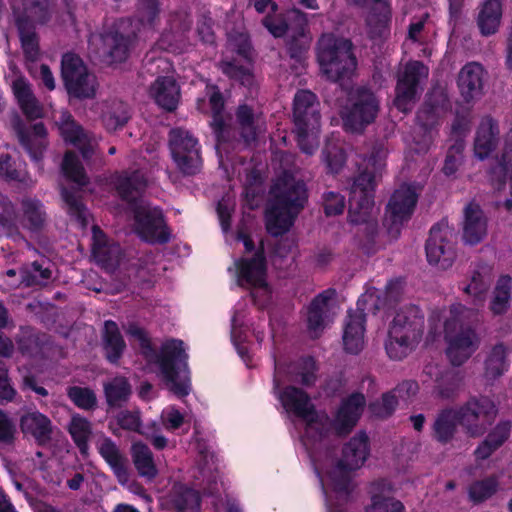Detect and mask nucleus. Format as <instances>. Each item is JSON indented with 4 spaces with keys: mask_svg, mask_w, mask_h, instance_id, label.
<instances>
[{
    "mask_svg": "<svg viewBox=\"0 0 512 512\" xmlns=\"http://www.w3.org/2000/svg\"><path fill=\"white\" fill-rule=\"evenodd\" d=\"M170 149L174 162L186 174L195 173L201 164L197 140L181 128L170 132Z\"/></svg>",
    "mask_w": 512,
    "mask_h": 512,
    "instance_id": "17",
    "label": "nucleus"
},
{
    "mask_svg": "<svg viewBox=\"0 0 512 512\" xmlns=\"http://www.w3.org/2000/svg\"><path fill=\"white\" fill-rule=\"evenodd\" d=\"M103 343L107 359L112 363L117 362L123 353L125 342L115 322H105Z\"/></svg>",
    "mask_w": 512,
    "mask_h": 512,
    "instance_id": "44",
    "label": "nucleus"
},
{
    "mask_svg": "<svg viewBox=\"0 0 512 512\" xmlns=\"http://www.w3.org/2000/svg\"><path fill=\"white\" fill-rule=\"evenodd\" d=\"M62 78L68 93L77 98H91L96 93V78L90 73L82 59L67 53L61 63Z\"/></svg>",
    "mask_w": 512,
    "mask_h": 512,
    "instance_id": "14",
    "label": "nucleus"
},
{
    "mask_svg": "<svg viewBox=\"0 0 512 512\" xmlns=\"http://www.w3.org/2000/svg\"><path fill=\"white\" fill-rule=\"evenodd\" d=\"M99 110L103 125L109 131L123 127L130 118L128 106L118 99L102 102Z\"/></svg>",
    "mask_w": 512,
    "mask_h": 512,
    "instance_id": "37",
    "label": "nucleus"
},
{
    "mask_svg": "<svg viewBox=\"0 0 512 512\" xmlns=\"http://www.w3.org/2000/svg\"><path fill=\"white\" fill-rule=\"evenodd\" d=\"M365 402V397L360 393H353L344 399L336 414V429L340 432L349 431L361 416Z\"/></svg>",
    "mask_w": 512,
    "mask_h": 512,
    "instance_id": "32",
    "label": "nucleus"
},
{
    "mask_svg": "<svg viewBox=\"0 0 512 512\" xmlns=\"http://www.w3.org/2000/svg\"><path fill=\"white\" fill-rule=\"evenodd\" d=\"M229 272L236 283L249 289L251 296L259 306L266 305L272 297V289L267 281V264L262 249L253 255H244L234 262Z\"/></svg>",
    "mask_w": 512,
    "mask_h": 512,
    "instance_id": "7",
    "label": "nucleus"
},
{
    "mask_svg": "<svg viewBox=\"0 0 512 512\" xmlns=\"http://www.w3.org/2000/svg\"><path fill=\"white\" fill-rule=\"evenodd\" d=\"M428 76V68L418 61L408 63L400 75L394 104L402 112L411 110L416 94L417 86L422 79Z\"/></svg>",
    "mask_w": 512,
    "mask_h": 512,
    "instance_id": "19",
    "label": "nucleus"
},
{
    "mask_svg": "<svg viewBox=\"0 0 512 512\" xmlns=\"http://www.w3.org/2000/svg\"><path fill=\"white\" fill-rule=\"evenodd\" d=\"M333 295V292L325 291L315 297L309 306L307 324L314 337L320 334L338 312Z\"/></svg>",
    "mask_w": 512,
    "mask_h": 512,
    "instance_id": "24",
    "label": "nucleus"
},
{
    "mask_svg": "<svg viewBox=\"0 0 512 512\" xmlns=\"http://www.w3.org/2000/svg\"><path fill=\"white\" fill-rule=\"evenodd\" d=\"M511 288V277L504 275L498 279L490 305L491 311L494 314H502L508 309L511 296Z\"/></svg>",
    "mask_w": 512,
    "mask_h": 512,
    "instance_id": "51",
    "label": "nucleus"
},
{
    "mask_svg": "<svg viewBox=\"0 0 512 512\" xmlns=\"http://www.w3.org/2000/svg\"><path fill=\"white\" fill-rule=\"evenodd\" d=\"M96 446L100 455L114 471L119 482L125 484L128 481L126 460L116 444L108 437H101L98 439Z\"/></svg>",
    "mask_w": 512,
    "mask_h": 512,
    "instance_id": "34",
    "label": "nucleus"
},
{
    "mask_svg": "<svg viewBox=\"0 0 512 512\" xmlns=\"http://www.w3.org/2000/svg\"><path fill=\"white\" fill-rule=\"evenodd\" d=\"M294 122L300 149L313 154L319 145L320 115L319 103L312 92L302 90L295 95Z\"/></svg>",
    "mask_w": 512,
    "mask_h": 512,
    "instance_id": "9",
    "label": "nucleus"
},
{
    "mask_svg": "<svg viewBox=\"0 0 512 512\" xmlns=\"http://www.w3.org/2000/svg\"><path fill=\"white\" fill-rule=\"evenodd\" d=\"M64 175L79 186L87 183V177L83 166L73 152H67L62 163Z\"/></svg>",
    "mask_w": 512,
    "mask_h": 512,
    "instance_id": "57",
    "label": "nucleus"
},
{
    "mask_svg": "<svg viewBox=\"0 0 512 512\" xmlns=\"http://www.w3.org/2000/svg\"><path fill=\"white\" fill-rule=\"evenodd\" d=\"M378 112V101L373 93L364 88L351 92L349 103L342 111L344 128L350 132H361L374 121Z\"/></svg>",
    "mask_w": 512,
    "mask_h": 512,
    "instance_id": "13",
    "label": "nucleus"
},
{
    "mask_svg": "<svg viewBox=\"0 0 512 512\" xmlns=\"http://www.w3.org/2000/svg\"><path fill=\"white\" fill-rule=\"evenodd\" d=\"M67 393L71 401L80 409L93 410L97 406L96 394L87 387L73 386Z\"/></svg>",
    "mask_w": 512,
    "mask_h": 512,
    "instance_id": "58",
    "label": "nucleus"
},
{
    "mask_svg": "<svg viewBox=\"0 0 512 512\" xmlns=\"http://www.w3.org/2000/svg\"><path fill=\"white\" fill-rule=\"evenodd\" d=\"M92 253L95 260L108 270H113L119 263L121 249L118 244L109 243L105 234L93 226Z\"/></svg>",
    "mask_w": 512,
    "mask_h": 512,
    "instance_id": "28",
    "label": "nucleus"
},
{
    "mask_svg": "<svg viewBox=\"0 0 512 512\" xmlns=\"http://www.w3.org/2000/svg\"><path fill=\"white\" fill-rule=\"evenodd\" d=\"M0 177L6 180L22 181L25 177V169L19 163L12 161L8 154L0 155Z\"/></svg>",
    "mask_w": 512,
    "mask_h": 512,
    "instance_id": "60",
    "label": "nucleus"
},
{
    "mask_svg": "<svg viewBox=\"0 0 512 512\" xmlns=\"http://www.w3.org/2000/svg\"><path fill=\"white\" fill-rule=\"evenodd\" d=\"M507 369L506 348L503 344L495 345L486 360L485 376L489 380H494L503 375Z\"/></svg>",
    "mask_w": 512,
    "mask_h": 512,
    "instance_id": "50",
    "label": "nucleus"
},
{
    "mask_svg": "<svg viewBox=\"0 0 512 512\" xmlns=\"http://www.w3.org/2000/svg\"><path fill=\"white\" fill-rule=\"evenodd\" d=\"M21 207L20 222L22 226L32 231L40 229L45 222L42 204L38 200L27 198L22 201Z\"/></svg>",
    "mask_w": 512,
    "mask_h": 512,
    "instance_id": "46",
    "label": "nucleus"
},
{
    "mask_svg": "<svg viewBox=\"0 0 512 512\" xmlns=\"http://www.w3.org/2000/svg\"><path fill=\"white\" fill-rule=\"evenodd\" d=\"M393 486L386 479L376 480L371 484V505L367 512H404L405 508L402 502L392 497H385L390 493Z\"/></svg>",
    "mask_w": 512,
    "mask_h": 512,
    "instance_id": "31",
    "label": "nucleus"
},
{
    "mask_svg": "<svg viewBox=\"0 0 512 512\" xmlns=\"http://www.w3.org/2000/svg\"><path fill=\"white\" fill-rule=\"evenodd\" d=\"M317 58L322 73L332 81L350 75L356 68L351 43L332 34H324L319 39Z\"/></svg>",
    "mask_w": 512,
    "mask_h": 512,
    "instance_id": "8",
    "label": "nucleus"
},
{
    "mask_svg": "<svg viewBox=\"0 0 512 512\" xmlns=\"http://www.w3.org/2000/svg\"><path fill=\"white\" fill-rule=\"evenodd\" d=\"M160 0H139L138 2V20L144 29H152L159 20Z\"/></svg>",
    "mask_w": 512,
    "mask_h": 512,
    "instance_id": "56",
    "label": "nucleus"
},
{
    "mask_svg": "<svg viewBox=\"0 0 512 512\" xmlns=\"http://www.w3.org/2000/svg\"><path fill=\"white\" fill-rule=\"evenodd\" d=\"M190 24L189 16L184 12L169 14L157 46L165 51L181 53L187 46L185 33L190 28Z\"/></svg>",
    "mask_w": 512,
    "mask_h": 512,
    "instance_id": "21",
    "label": "nucleus"
},
{
    "mask_svg": "<svg viewBox=\"0 0 512 512\" xmlns=\"http://www.w3.org/2000/svg\"><path fill=\"white\" fill-rule=\"evenodd\" d=\"M249 44L245 36H241V46L238 49V54L243 56L246 60L245 65H238L235 62H223L221 69L228 77L239 81L241 84L249 86L253 82V75L249 63Z\"/></svg>",
    "mask_w": 512,
    "mask_h": 512,
    "instance_id": "41",
    "label": "nucleus"
},
{
    "mask_svg": "<svg viewBox=\"0 0 512 512\" xmlns=\"http://www.w3.org/2000/svg\"><path fill=\"white\" fill-rule=\"evenodd\" d=\"M512 424L509 421L499 422L475 449L477 459L485 460L499 449L510 437Z\"/></svg>",
    "mask_w": 512,
    "mask_h": 512,
    "instance_id": "35",
    "label": "nucleus"
},
{
    "mask_svg": "<svg viewBox=\"0 0 512 512\" xmlns=\"http://www.w3.org/2000/svg\"><path fill=\"white\" fill-rule=\"evenodd\" d=\"M263 25L274 37L286 35L291 50H304L309 45V37L305 33L307 17L297 9L288 11L285 15L267 16Z\"/></svg>",
    "mask_w": 512,
    "mask_h": 512,
    "instance_id": "12",
    "label": "nucleus"
},
{
    "mask_svg": "<svg viewBox=\"0 0 512 512\" xmlns=\"http://www.w3.org/2000/svg\"><path fill=\"white\" fill-rule=\"evenodd\" d=\"M49 8V0H23L22 10L14 7L21 46L29 62L36 61L39 56L35 24H44L48 21Z\"/></svg>",
    "mask_w": 512,
    "mask_h": 512,
    "instance_id": "10",
    "label": "nucleus"
},
{
    "mask_svg": "<svg viewBox=\"0 0 512 512\" xmlns=\"http://www.w3.org/2000/svg\"><path fill=\"white\" fill-rule=\"evenodd\" d=\"M460 425L471 437L482 436L497 416L495 403L487 397L472 398L458 408Z\"/></svg>",
    "mask_w": 512,
    "mask_h": 512,
    "instance_id": "15",
    "label": "nucleus"
},
{
    "mask_svg": "<svg viewBox=\"0 0 512 512\" xmlns=\"http://www.w3.org/2000/svg\"><path fill=\"white\" fill-rule=\"evenodd\" d=\"M237 119L243 129V137L247 142L255 138L257 130L261 129L260 117L248 105H241L237 110Z\"/></svg>",
    "mask_w": 512,
    "mask_h": 512,
    "instance_id": "53",
    "label": "nucleus"
},
{
    "mask_svg": "<svg viewBox=\"0 0 512 512\" xmlns=\"http://www.w3.org/2000/svg\"><path fill=\"white\" fill-rule=\"evenodd\" d=\"M127 334L134 345L138 346L148 361L156 362L159 365L161 376L166 386L179 397L189 393V378L185 360L184 343L181 340L171 339L162 346L160 354H157L150 346V340L145 331L136 326L130 325Z\"/></svg>",
    "mask_w": 512,
    "mask_h": 512,
    "instance_id": "3",
    "label": "nucleus"
},
{
    "mask_svg": "<svg viewBox=\"0 0 512 512\" xmlns=\"http://www.w3.org/2000/svg\"><path fill=\"white\" fill-rule=\"evenodd\" d=\"M489 282L490 279L487 270L474 271L471 275L469 284L465 287L464 290L467 294L481 299L489 287Z\"/></svg>",
    "mask_w": 512,
    "mask_h": 512,
    "instance_id": "61",
    "label": "nucleus"
},
{
    "mask_svg": "<svg viewBox=\"0 0 512 512\" xmlns=\"http://www.w3.org/2000/svg\"><path fill=\"white\" fill-rule=\"evenodd\" d=\"M279 400L288 413H292L305 422L302 442L306 449H314L318 435L322 438L328 430L330 422L327 415L323 412H317L309 396L303 390L294 386L286 387L279 394Z\"/></svg>",
    "mask_w": 512,
    "mask_h": 512,
    "instance_id": "6",
    "label": "nucleus"
},
{
    "mask_svg": "<svg viewBox=\"0 0 512 512\" xmlns=\"http://www.w3.org/2000/svg\"><path fill=\"white\" fill-rule=\"evenodd\" d=\"M62 197L67 205L68 213L75 217L83 226L87 225L89 215L77 197L65 189L62 191Z\"/></svg>",
    "mask_w": 512,
    "mask_h": 512,
    "instance_id": "63",
    "label": "nucleus"
},
{
    "mask_svg": "<svg viewBox=\"0 0 512 512\" xmlns=\"http://www.w3.org/2000/svg\"><path fill=\"white\" fill-rule=\"evenodd\" d=\"M485 70L476 62L466 64L458 74V88L464 101L472 102L483 94Z\"/></svg>",
    "mask_w": 512,
    "mask_h": 512,
    "instance_id": "25",
    "label": "nucleus"
},
{
    "mask_svg": "<svg viewBox=\"0 0 512 512\" xmlns=\"http://www.w3.org/2000/svg\"><path fill=\"white\" fill-rule=\"evenodd\" d=\"M498 126L496 122L490 118L481 121L477 131L474 151L479 159H484L495 149L498 141Z\"/></svg>",
    "mask_w": 512,
    "mask_h": 512,
    "instance_id": "38",
    "label": "nucleus"
},
{
    "mask_svg": "<svg viewBox=\"0 0 512 512\" xmlns=\"http://www.w3.org/2000/svg\"><path fill=\"white\" fill-rule=\"evenodd\" d=\"M460 425V413L458 409H445L441 411L433 424V435L442 443L451 441Z\"/></svg>",
    "mask_w": 512,
    "mask_h": 512,
    "instance_id": "40",
    "label": "nucleus"
},
{
    "mask_svg": "<svg viewBox=\"0 0 512 512\" xmlns=\"http://www.w3.org/2000/svg\"><path fill=\"white\" fill-rule=\"evenodd\" d=\"M69 433L71 434L73 440L79 447L80 451L85 454L87 452L88 446L87 441L91 435V424L90 422L78 415L75 414L72 416L71 421L68 426Z\"/></svg>",
    "mask_w": 512,
    "mask_h": 512,
    "instance_id": "52",
    "label": "nucleus"
},
{
    "mask_svg": "<svg viewBox=\"0 0 512 512\" xmlns=\"http://www.w3.org/2000/svg\"><path fill=\"white\" fill-rule=\"evenodd\" d=\"M398 404V397L393 391L384 394L381 400L370 405L371 413L379 418L390 416Z\"/></svg>",
    "mask_w": 512,
    "mask_h": 512,
    "instance_id": "62",
    "label": "nucleus"
},
{
    "mask_svg": "<svg viewBox=\"0 0 512 512\" xmlns=\"http://www.w3.org/2000/svg\"><path fill=\"white\" fill-rule=\"evenodd\" d=\"M51 277V271L48 268H42L40 264L34 262L30 269L21 270V279L9 283V287L16 288L21 284L25 286L44 284Z\"/></svg>",
    "mask_w": 512,
    "mask_h": 512,
    "instance_id": "54",
    "label": "nucleus"
},
{
    "mask_svg": "<svg viewBox=\"0 0 512 512\" xmlns=\"http://www.w3.org/2000/svg\"><path fill=\"white\" fill-rule=\"evenodd\" d=\"M273 200L266 213L269 233L278 236L287 232L307 199L305 184L285 173L271 189Z\"/></svg>",
    "mask_w": 512,
    "mask_h": 512,
    "instance_id": "5",
    "label": "nucleus"
},
{
    "mask_svg": "<svg viewBox=\"0 0 512 512\" xmlns=\"http://www.w3.org/2000/svg\"><path fill=\"white\" fill-rule=\"evenodd\" d=\"M53 118L65 142L71 143L77 147L84 158H88L93 154L97 146L96 139L84 132L82 127L76 123L68 111H55Z\"/></svg>",
    "mask_w": 512,
    "mask_h": 512,
    "instance_id": "20",
    "label": "nucleus"
},
{
    "mask_svg": "<svg viewBox=\"0 0 512 512\" xmlns=\"http://www.w3.org/2000/svg\"><path fill=\"white\" fill-rule=\"evenodd\" d=\"M386 151L382 148L374 151L363 161V170L351 186V198L348 218L350 223L363 225L368 236L376 230L373 191L376 179L385 166Z\"/></svg>",
    "mask_w": 512,
    "mask_h": 512,
    "instance_id": "4",
    "label": "nucleus"
},
{
    "mask_svg": "<svg viewBox=\"0 0 512 512\" xmlns=\"http://www.w3.org/2000/svg\"><path fill=\"white\" fill-rule=\"evenodd\" d=\"M487 235V220L476 204H469L464 211L463 239L466 243L477 244Z\"/></svg>",
    "mask_w": 512,
    "mask_h": 512,
    "instance_id": "30",
    "label": "nucleus"
},
{
    "mask_svg": "<svg viewBox=\"0 0 512 512\" xmlns=\"http://www.w3.org/2000/svg\"><path fill=\"white\" fill-rule=\"evenodd\" d=\"M150 97L161 108L172 111L180 99V88L172 76L158 77L149 89Z\"/></svg>",
    "mask_w": 512,
    "mask_h": 512,
    "instance_id": "27",
    "label": "nucleus"
},
{
    "mask_svg": "<svg viewBox=\"0 0 512 512\" xmlns=\"http://www.w3.org/2000/svg\"><path fill=\"white\" fill-rule=\"evenodd\" d=\"M135 229L138 235L150 243H164L169 234L163 221L162 212L147 203L141 202L135 207Z\"/></svg>",
    "mask_w": 512,
    "mask_h": 512,
    "instance_id": "18",
    "label": "nucleus"
},
{
    "mask_svg": "<svg viewBox=\"0 0 512 512\" xmlns=\"http://www.w3.org/2000/svg\"><path fill=\"white\" fill-rule=\"evenodd\" d=\"M198 465L199 474L206 484L205 489L207 492L211 495L219 493L220 490L216 481L218 467L216 465L215 456L212 453L202 454L198 460Z\"/></svg>",
    "mask_w": 512,
    "mask_h": 512,
    "instance_id": "49",
    "label": "nucleus"
},
{
    "mask_svg": "<svg viewBox=\"0 0 512 512\" xmlns=\"http://www.w3.org/2000/svg\"><path fill=\"white\" fill-rule=\"evenodd\" d=\"M46 136L47 131L42 123H37L33 125L30 130L19 133V138L22 145L28 151L31 158L35 161L41 159L43 152L46 149Z\"/></svg>",
    "mask_w": 512,
    "mask_h": 512,
    "instance_id": "43",
    "label": "nucleus"
},
{
    "mask_svg": "<svg viewBox=\"0 0 512 512\" xmlns=\"http://www.w3.org/2000/svg\"><path fill=\"white\" fill-rule=\"evenodd\" d=\"M499 478L496 475L472 482L468 487V497L473 504L490 499L498 490Z\"/></svg>",
    "mask_w": 512,
    "mask_h": 512,
    "instance_id": "45",
    "label": "nucleus"
},
{
    "mask_svg": "<svg viewBox=\"0 0 512 512\" xmlns=\"http://www.w3.org/2000/svg\"><path fill=\"white\" fill-rule=\"evenodd\" d=\"M166 505L177 512H196L200 505L198 494L183 485H175L165 499Z\"/></svg>",
    "mask_w": 512,
    "mask_h": 512,
    "instance_id": "42",
    "label": "nucleus"
},
{
    "mask_svg": "<svg viewBox=\"0 0 512 512\" xmlns=\"http://www.w3.org/2000/svg\"><path fill=\"white\" fill-rule=\"evenodd\" d=\"M12 90L20 109L27 118L37 119L42 117L43 108L35 97L32 86L26 78L22 76L16 77L12 81Z\"/></svg>",
    "mask_w": 512,
    "mask_h": 512,
    "instance_id": "29",
    "label": "nucleus"
},
{
    "mask_svg": "<svg viewBox=\"0 0 512 512\" xmlns=\"http://www.w3.org/2000/svg\"><path fill=\"white\" fill-rule=\"evenodd\" d=\"M132 457L140 475L153 479L157 475L152 452L143 443H135L132 446Z\"/></svg>",
    "mask_w": 512,
    "mask_h": 512,
    "instance_id": "47",
    "label": "nucleus"
},
{
    "mask_svg": "<svg viewBox=\"0 0 512 512\" xmlns=\"http://www.w3.org/2000/svg\"><path fill=\"white\" fill-rule=\"evenodd\" d=\"M315 371V361L311 358L303 359L297 366L293 380L300 381L305 386H310L314 384L316 380Z\"/></svg>",
    "mask_w": 512,
    "mask_h": 512,
    "instance_id": "64",
    "label": "nucleus"
},
{
    "mask_svg": "<svg viewBox=\"0 0 512 512\" xmlns=\"http://www.w3.org/2000/svg\"><path fill=\"white\" fill-rule=\"evenodd\" d=\"M423 331V315L415 307H407L400 310L390 327L389 332L396 339H406L411 343L418 344Z\"/></svg>",
    "mask_w": 512,
    "mask_h": 512,
    "instance_id": "23",
    "label": "nucleus"
},
{
    "mask_svg": "<svg viewBox=\"0 0 512 512\" xmlns=\"http://www.w3.org/2000/svg\"><path fill=\"white\" fill-rule=\"evenodd\" d=\"M416 347V344L409 342L406 339H396L391 336L389 332L388 340L386 342V351L388 356L394 360H401L408 356Z\"/></svg>",
    "mask_w": 512,
    "mask_h": 512,
    "instance_id": "59",
    "label": "nucleus"
},
{
    "mask_svg": "<svg viewBox=\"0 0 512 512\" xmlns=\"http://www.w3.org/2000/svg\"><path fill=\"white\" fill-rule=\"evenodd\" d=\"M365 315L356 310L348 313L344 323L343 345L347 352L359 353L364 346Z\"/></svg>",
    "mask_w": 512,
    "mask_h": 512,
    "instance_id": "26",
    "label": "nucleus"
},
{
    "mask_svg": "<svg viewBox=\"0 0 512 512\" xmlns=\"http://www.w3.org/2000/svg\"><path fill=\"white\" fill-rule=\"evenodd\" d=\"M20 427L25 435L31 436L39 444H45L51 439L52 423L47 416L38 411L23 415Z\"/></svg>",
    "mask_w": 512,
    "mask_h": 512,
    "instance_id": "33",
    "label": "nucleus"
},
{
    "mask_svg": "<svg viewBox=\"0 0 512 512\" xmlns=\"http://www.w3.org/2000/svg\"><path fill=\"white\" fill-rule=\"evenodd\" d=\"M425 373L435 377L437 383L435 392L439 397L450 398L459 388L458 382L450 375L440 377L441 370L437 365L427 366Z\"/></svg>",
    "mask_w": 512,
    "mask_h": 512,
    "instance_id": "55",
    "label": "nucleus"
},
{
    "mask_svg": "<svg viewBox=\"0 0 512 512\" xmlns=\"http://www.w3.org/2000/svg\"><path fill=\"white\" fill-rule=\"evenodd\" d=\"M502 1L485 0L479 7L477 25L482 35L489 36L496 33L502 19Z\"/></svg>",
    "mask_w": 512,
    "mask_h": 512,
    "instance_id": "36",
    "label": "nucleus"
},
{
    "mask_svg": "<svg viewBox=\"0 0 512 512\" xmlns=\"http://www.w3.org/2000/svg\"><path fill=\"white\" fill-rule=\"evenodd\" d=\"M418 194L411 185H402L393 193L387 206L389 229L398 232L399 226L407 221L416 206Z\"/></svg>",
    "mask_w": 512,
    "mask_h": 512,
    "instance_id": "22",
    "label": "nucleus"
},
{
    "mask_svg": "<svg viewBox=\"0 0 512 512\" xmlns=\"http://www.w3.org/2000/svg\"><path fill=\"white\" fill-rule=\"evenodd\" d=\"M113 183L121 198L127 202H132L136 200L144 190L147 185V180L143 173L136 171L132 174L126 172L121 175H116Z\"/></svg>",
    "mask_w": 512,
    "mask_h": 512,
    "instance_id": "39",
    "label": "nucleus"
},
{
    "mask_svg": "<svg viewBox=\"0 0 512 512\" xmlns=\"http://www.w3.org/2000/svg\"><path fill=\"white\" fill-rule=\"evenodd\" d=\"M456 235L447 224L433 226L426 244V256L438 269L450 268L456 258Z\"/></svg>",
    "mask_w": 512,
    "mask_h": 512,
    "instance_id": "16",
    "label": "nucleus"
},
{
    "mask_svg": "<svg viewBox=\"0 0 512 512\" xmlns=\"http://www.w3.org/2000/svg\"><path fill=\"white\" fill-rule=\"evenodd\" d=\"M468 311L461 304L432 311L428 323L427 341L433 343L442 334L447 347L446 355L453 365L466 362L479 346V338L470 327L464 325Z\"/></svg>",
    "mask_w": 512,
    "mask_h": 512,
    "instance_id": "2",
    "label": "nucleus"
},
{
    "mask_svg": "<svg viewBox=\"0 0 512 512\" xmlns=\"http://www.w3.org/2000/svg\"><path fill=\"white\" fill-rule=\"evenodd\" d=\"M129 21H121L113 30L104 35H93L90 39L96 52L109 64L122 63L127 60L135 38L134 31H128Z\"/></svg>",
    "mask_w": 512,
    "mask_h": 512,
    "instance_id": "11",
    "label": "nucleus"
},
{
    "mask_svg": "<svg viewBox=\"0 0 512 512\" xmlns=\"http://www.w3.org/2000/svg\"><path fill=\"white\" fill-rule=\"evenodd\" d=\"M104 393L109 406H120L131 394V387L124 377H115L104 384Z\"/></svg>",
    "mask_w": 512,
    "mask_h": 512,
    "instance_id": "48",
    "label": "nucleus"
},
{
    "mask_svg": "<svg viewBox=\"0 0 512 512\" xmlns=\"http://www.w3.org/2000/svg\"><path fill=\"white\" fill-rule=\"evenodd\" d=\"M328 430L322 436L316 438V446L306 449L313 462L316 473L326 497L327 512H342L334 507V498L337 501H344L350 489L349 472L360 468L369 456V440L365 433L355 435L345 445L342 459L335 462L332 456Z\"/></svg>",
    "mask_w": 512,
    "mask_h": 512,
    "instance_id": "1",
    "label": "nucleus"
}]
</instances>
